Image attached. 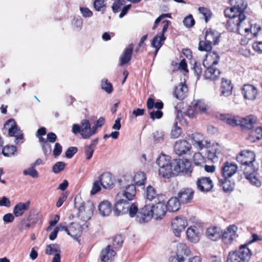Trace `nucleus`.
Listing matches in <instances>:
<instances>
[{
    "instance_id": "f257e3e1",
    "label": "nucleus",
    "mask_w": 262,
    "mask_h": 262,
    "mask_svg": "<svg viewBox=\"0 0 262 262\" xmlns=\"http://www.w3.org/2000/svg\"><path fill=\"white\" fill-rule=\"evenodd\" d=\"M230 8L224 11L225 15L229 17L227 21L226 28L231 32L239 31V28L243 25L246 16L245 11L247 4L245 0H229Z\"/></svg>"
},
{
    "instance_id": "f03ea898",
    "label": "nucleus",
    "mask_w": 262,
    "mask_h": 262,
    "mask_svg": "<svg viewBox=\"0 0 262 262\" xmlns=\"http://www.w3.org/2000/svg\"><path fill=\"white\" fill-rule=\"evenodd\" d=\"M116 200L114 209V213L116 215L128 213L130 217H135L138 211V206L136 204H130L127 200L123 198H118L117 196Z\"/></svg>"
},
{
    "instance_id": "7ed1b4c3",
    "label": "nucleus",
    "mask_w": 262,
    "mask_h": 262,
    "mask_svg": "<svg viewBox=\"0 0 262 262\" xmlns=\"http://www.w3.org/2000/svg\"><path fill=\"white\" fill-rule=\"evenodd\" d=\"M74 205L78 209V216L81 220L86 221L92 217L95 209L92 202H88L84 204L80 198L77 196L75 198Z\"/></svg>"
},
{
    "instance_id": "20e7f679",
    "label": "nucleus",
    "mask_w": 262,
    "mask_h": 262,
    "mask_svg": "<svg viewBox=\"0 0 262 262\" xmlns=\"http://www.w3.org/2000/svg\"><path fill=\"white\" fill-rule=\"evenodd\" d=\"M251 254L250 249L246 245H241L237 250L229 253L227 262H248Z\"/></svg>"
},
{
    "instance_id": "39448f33",
    "label": "nucleus",
    "mask_w": 262,
    "mask_h": 262,
    "mask_svg": "<svg viewBox=\"0 0 262 262\" xmlns=\"http://www.w3.org/2000/svg\"><path fill=\"white\" fill-rule=\"evenodd\" d=\"M150 208L153 218L156 220L162 219L167 211L165 196H159L158 201L156 202L155 204L150 205Z\"/></svg>"
},
{
    "instance_id": "423d86ee",
    "label": "nucleus",
    "mask_w": 262,
    "mask_h": 262,
    "mask_svg": "<svg viewBox=\"0 0 262 262\" xmlns=\"http://www.w3.org/2000/svg\"><path fill=\"white\" fill-rule=\"evenodd\" d=\"M242 168L244 170V174L246 179L252 185L257 187L261 186V182L256 176V171L258 168L254 165L253 162L243 165Z\"/></svg>"
},
{
    "instance_id": "0eeeda50",
    "label": "nucleus",
    "mask_w": 262,
    "mask_h": 262,
    "mask_svg": "<svg viewBox=\"0 0 262 262\" xmlns=\"http://www.w3.org/2000/svg\"><path fill=\"white\" fill-rule=\"evenodd\" d=\"M5 127L8 129L10 136L15 137L14 142L16 144H18L23 143V134L13 119L9 120L5 124Z\"/></svg>"
},
{
    "instance_id": "6e6552de",
    "label": "nucleus",
    "mask_w": 262,
    "mask_h": 262,
    "mask_svg": "<svg viewBox=\"0 0 262 262\" xmlns=\"http://www.w3.org/2000/svg\"><path fill=\"white\" fill-rule=\"evenodd\" d=\"M173 171L176 174L180 172L186 173H191L192 171L191 164L190 162L185 159H179L173 161Z\"/></svg>"
},
{
    "instance_id": "1a4fd4ad",
    "label": "nucleus",
    "mask_w": 262,
    "mask_h": 262,
    "mask_svg": "<svg viewBox=\"0 0 262 262\" xmlns=\"http://www.w3.org/2000/svg\"><path fill=\"white\" fill-rule=\"evenodd\" d=\"M150 208V205H146L139 210L138 209L136 214V220L140 224L149 222L152 217Z\"/></svg>"
},
{
    "instance_id": "9d476101",
    "label": "nucleus",
    "mask_w": 262,
    "mask_h": 262,
    "mask_svg": "<svg viewBox=\"0 0 262 262\" xmlns=\"http://www.w3.org/2000/svg\"><path fill=\"white\" fill-rule=\"evenodd\" d=\"M191 143L198 149L201 150L204 148H208L210 142L206 140L200 133H194L191 136Z\"/></svg>"
},
{
    "instance_id": "9b49d317",
    "label": "nucleus",
    "mask_w": 262,
    "mask_h": 262,
    "mask_svg": "<svg viewBox=\"0 0 262 262\" xmlns=\"http://www.w3.org/2000/svg\"><path fill=\"white\" fill-rule=\"evenodd\" d=\"M187 226V220L182 217L177 216L175 217L171 223L173 233L177 237L180 236L181 232Z\"/></svg>"
},
{
    "instance_id": "f8f14e48",
    "label": "nucleus",
    "mask_w": 262,
    "mask_h": 262,
    "mask_svg": "<svg viewBox=\"0 0 262 262\" xmlns=\"http://www.w3.org/2000/svg\"><path fill=\"white\" fill-rule=\"evenodd\" d=\"M136 194V189L134 185H128L124 187L117 194L118 198H124L126 200H133Z\"/></svg>"
},
{
    "instance_id": "ddd939ff",
    "label": "nucleus",
    "mask_w": 262,
    "mask_h": 262,
    "mask_svg": "<svg viewBox=\"0 0 262 262\" xmlns=\"http://www.w3.org/2000/svg\"><path fill=\"white\" fill-rule=\"evenodd\" d=\"M237 170V166L233 162H226L221 168L222 176L223 178H229L233 176Z\"/></svg>"
},
{
    "instance_id": "4468645a",
    "label": "nucleus",
    "mask_w": 262,
    "mask_h": 262,
    "mask_svg": "<svg viewBox=\"0 0 262 262\" xmlns=\"http://www.w3.org/2000/svg\"><path fill=\"white\" fill-rule=\"evenodd\" d=\"M255 159V155L254 152L250 150H244L241 151L236 157L237 161L242 165L253 163Z\"/></svg>"
},
{
    "instance_id": "2eb2a0df",
    "label": "nucleus",
    "mask_w": 262,
    "mask_h": 262,
    "mask_svg": "<svg viewBox=\"0 0 262 262\" xmlns=\"http://www.w3.org/2000/svg\"><path fill=\"white\" fill-rule=\"evenodd\" d=\"M237 228L235 225L229 226L226 230L222 233L223 241L226 244H230L237 237Z\"/></svg>"
},
{
    "instance_id": "dca6fc26",
    "label": "nucleus",
    "mask_w": 262,
    "mask_h": 262,
    "mask_svg": "<svg viewBox=\"0 0 262 262\" xmlns=\"http://www.w3.org/2000/svg\"><path fill=\"white\" fill-rule=\"evenodd\" d=\"M242 94L245 99L254 100L257 97L258 91L256 88L252 84H245L242 89Z\"/></svg>"
},
{
    "instance_id": "f3484780",
    "label": "nucleus",
    "mask_w": 262,
    "mask_h": 262,
    "mask_svg": "<svg viewBox=\"0 0 262 262\" xmlns=\"http://www.w3.org/2000/svg\"><path fill=\"white\" fill-rule=\"evenodd\" d=\"M176 153L179 156L186 154L191 149V144L186 140H178L174 145Z\"/></svg>"
},
{
    "instance_id": "a211bd4d",
    "label": "nucleus",
    "mask_w": 262,
    "mask_h": 262,
    "mask_svg": "<svg viewBox=\"0 0 262 262\" xmlns=\"http://www.w3.org/2000/svg\"><path fill=\"white\" fill-rule=\"evenodd\" d=\"M101 186L105 189L112 188L114 184V178L112 173L106 172L102 173L99 178Z\"/></svg>"
},
{
    "instance_id": "6ab92c4d",
    "label": "nucleus",
    "mask_w": 262,
    "mask_h": 262,
    "mask_svg": "<svg viewBox=\"0 0 262 262\" xmlns=\"http://www.w3.org/2000/svg\"><path fill=\"white\" fill-rule=\"evenodd\" d=\"M194 192L191 188H184L178 193V198L181 203H190L193 198Z\"/></svg>"
},
{
    "instance_id": "aec40b11",
    "label": "nucleus",
    "mask_w": 262,
    "mask_h": 262,
    "mask_svg": "<svg viewBox=\"0 0 262 262\" xmlns=\"http://www.w3.org/2000/svg\"><path fill=\"white\" fill-rule=\"evenodd\" d=\"M196 185L198 189L202 192L210 191L213 187L212 182L210 178L202 177L198 180Z\"/></svg>"
},
{
    "instance_id": "412c9836",
    "label": "nucleus",
    "mask_w": 262,
    "mask_h": 262,
    "mask_svg": "<svg viewBox=\"0 0 262 262\" xmlns=\"http://www.w3.org/2000/svg\"><path fill=\"white\" fill-rule=\"evenodd\" d=\"M116 254V252L112 248L111 246L107 245L102 250L100 258L102 261L107 262L110 260H112Z\"/></svg>"
},
{
    "instance_id": "4be33fe9",
    "label": "nucleus",
    "mask_w": 262,
    "mask_h": 262,
    "mask_svg": "<svg viewBox=\"0 0 262 262\" xmlns=\"http://www.w3.org/2000/svg\"><path fill=\"white\" fill-rule=\"evenodd\" d=\"M221 154V150L219 144L212 145L211 147L208 146L207 150V158L213 162H216L219 159V156Z\"/></svg>"
},
{
    "instance_id": "5701e85b",
    "label": "nucleus",
    "mask_w": 262,
    "mask_h": 262,
    "mask_svg": "<svg viewBox=\"0 0 262 262\" xmlns=\"http://www.w3.org/2000/svg\"><path fill=\"white\" fill-rule=\"evenodd\" d=\"M186 235L188 240L190 242L196 243L200 240V234L199 229L195 226L187 229Z\"/></svg>"
},
{
    "instance_id": "b1692460",
    "label": "nucleus",
    "mask_w": 262,
    "mask_h": 262,
    "mask_svg": "<svg viewBox=\"0 0 262 262\" xmlns=\"http://www.w3.org/2000/svg\"><path fill=\"white\" fill-rule=\"evenodd\" d=\"M82 228L80 224L72 223L69 226L68 235L74 239H78L82 234Z\"/></svg>"
},
{
    "instance_id": "393cba45",
    "label": "nucleus",
    "mask_w": 262,
    "mask_h": 262,
    "mask_svg": "<svg viewBox=\"0 0 262 262\" xmlns=\"http://www.w3.org/2000/svg\"><path fill=\"white\" fill-rule=\"evenodd\" d=\"M99 214L102 216H108L112 211L111 203L107 201L101 202L98 206Z\"/></svg>"
},
{
    "instance_id": "a878e982",
    "label": "nucleus",
    "mask_w": 262,
    "mask_h": 262,
    "mask_svg": "<svg viewBox=\"0 0 262 262\" xmlns=\"http://www.w3.org/2000/svg\"><path fill=\"white\" fill-rule=\"evenodd\" d=\"M232 89L231 81L223 78L221 85V95L225 97L230 96L232 94Z\"/></svg>"
},
{
    "instance_id": "bb28decb",
    "label": "nucleus",
    "mask_w": 262,
    "mask_h": 262,
    "mask_svg": "<svg viewBox=\"0 0 262 262\" xmlns=\"http://www.w3.org/2000/svg\"><path fill=\"white\" fill-rule=\"evenodd\" d=\"M30 202L27 201L26 203H19L16 204L13 209V214L16 217L23 215L24 212L29 208Z\"/></svg>"
},
{
    "instance_id": "cd10ccee",
    "label": "nucleus",
    "mask_w": 262,
    "mask_h": 262,
    "mask_svg": "<svg viewBox=\"0 0 262 262\" xmlns=\"http://www.w3.org/2000/svg\"><path fill=\"white\" fill-rule=\"evenodd\" d=\"M214 66H210L207 68L204 73L205 79L215 80L217 79L220 74V71L213 67Z\"/></svg>"
},
{
    "instance_id": "c85d7f7f",
    "label": "nucleus",
    "mask_w": 262,
    "mask_h": 262,
    "mask_svg": "<svg viewBox=\"0 0 262 262\" xmlns=\"http://www.w3.org/2000/svg\"><path fill=\"white\" fill-rule=\"evenodd\" d=\"M91 125L89 120L84 119L81 122V136L84 139L90 138L91 134Z\"/></svg>"
},
{
    "instance_id": "c756f323",
    "label": "nucleus",
    "mask_w": 262,
    "mask_h": 262,
    "mask_svg": "<svg viewBox=\"0 0 262 262\" xmlns=\"http://www.w3.org/2000/svg\"><path fill=\"white\" fill-rule=\"evenodd\" d=\"M187 92L188 89L186 85L181 83L176 88L174 94L177 99L183 100L186 97Z\"/></svg>"
},
{
    "instance_id": "7c9ffc66",
    "label": "nucleus",
    "mask_w": 262,
    "mask_h": 262,
    "mask_svg": "<svg viewBox=\"0 0 262 262\" xmlns=\"http://www.w3.org/2000/svg\"><path fill=\"white\" fill-rule=\"evenodd\" d=\"M206 236L210 239L216 241L221 237L220 228L212 227L207 228L206 232Z\"/></svg>"
},
{
    "instance_id": "2f4dec72",
    "label": "nucleus",
    "mask_w": 262,
    "mask_h": 262,
    "mask_svg": "<svg viewBox=\"0 0 262 262\" xmlns=\"http://www.w3.org/2000/svg\"><path fill=\"white\" fill-rule=\"evenodd\" d=\"M166 37L164 35H163L160 33H158L153 38L151 45V46L155 48V55L157 54L158 51L162 46L164 41L165 40Z\"/></svg>"
},
{
    "instance_id": "473e14b6",
    "label": "nucleus",
    "mask_w": 262,
    "mask_h": 262,
    "mask_svg": "<svg viewBox=\"0 0 262 262\" xmlns=\"http://www.w3.org/2000/svg\"><path fill=\"white\" fill-rule=\"evenodd\" d=\"M133 51V45L129 44L124 50V52L120 58V66H122L128 62L131 59Z\"/></svg>"
},
{
    "instance_id": "72a5a7b5",
    "label": "nucleus",
    "mask_w": 262,
    "mask_h": 262,
    "mask_svg": "<svg viewBox=\"0 0 262 262\" xmlns=\"http://www.w3.org/2000/svg\"><path fill=\"white\" fill-rule=\"evenodd\" d=\"M145 195L146 200L150 201H154L155 202H157L158 201V198H159V196L163 195L161 194H157L155 189L152 186L149 185L146 189Z\"/></svg>"
},
{
    "instance_id": "f704fd0d",
    "label": "nucleus",
    "mask_w": 262,
    "mask_h": 262,
    "mask_svg": "<svg viewBox=\"0 0 262 262\" xmlns=\"http://www.w3.org/2000/svg\"><path fill=\"white\" fill-rule=\"evenodd\" d=\"M180 204L178 197L171 198L167 203L166 210L171 212L176 211L179 209Z\"/></svg>"
},
{
    "instance_id": "c9c22d12",
    "label": "nucleus",
    "mask_w": 262,
    "mask_h": 262,
    "mask_svg": "<svg viewBox=\"0 0 262 262\" xmlns=\"http://www.w3.org/2000/svg\"><path fill=\"white\" fill-rule=\"evenodd\" d=\"M159 175L165 178H169L170 177L176 175L173 171V164L165 166L164 167L159 169Z\"/></svg>"
},
{
    "instance_id": "e433bc0d",
    "label": "nucleus",
    "mask_w": 262,
    "mask_h": 262,
    "mask_svg": "<svg viewBox=\"0 0 262 262\" xmlns=\"http://www.w3.org/2000/svg\"><path fill=\"white\" fill-rule=\"evenodd\" d=\"M205 40L209 42L211 44L217 45L219 42V36L218 33L212 30L206 31L205 36Z\"/></svg>"
},
{
    "instance_id": "4c0bfd02",
    "label": "nucleus",
    "mask_w": 262,
    "mask_h": 262,
    "mask_svg": "<svg viewBox=\"0 0 262 262\" xmlns=\"http://www.w3.org/2000/svg\"><path fill=\"white\" fill-rule=\"evenodd\" d=\"M228 179L223 177L219 178V185L223 187L225 192H231L234 188V184L228 180Z\"/></svg>"
},
{
    "instance_id": "58836bf2",
    "label": "nucleus",
    "mask_w": 262,
    "mask_h": 262,
    "mask_svg": "<svg viewBox=\"0 0 262 262\" xmlns=\"http://www.w3.org/2000/svg\"><path fill=\"white\" fill-rule=\"evenodd\" d=\"M157 163L159 168L164 167L173 164V162L170 160V157L169 156L161 154L157 159Z\"/></svg>"
},
{
    "instance_id": "ea45409f",
    "label": "nucleus",
    "mask_w": 262,
    "mask_h": 262,
    "mask_svg": "<svg viewBox=\"0 0 262 262\" xmlns=\"http://www.w3.org/2000/svg\"><path fill=\"white\" fill-rule=\"evenodd\" d=\"M221 118L230 125H239L240 121L239 117H232L229 115H222L221 116Z\"/></svg>"
},
{
    "instance_id": "a19ab883",
    "label": "nucleus",
    "mask_w": 262,
    "mask_h": 262,
    "mask_svg": "<svg viewBox=\"0 0 262 262\" xmlns=\"http://www.w3.org/2000/svg\"><path fill=\"white\" fill-rule=\"evenodd\" d=\"M256 119L253 116H248L243 118L239 117V125L250 128L252 127L253 124L256 122Z\"/></svg>"
},
{
    "instance_id": "79ce46f5",
    "label": "nucleus",
    "mask_w": 262,
    "mask_h": 262,
    "mask_svg": "<svg viewBox=\"0 0 262 262\" xmlns=\"http://www.w3.org/2000/svg\"><path fill=\"white\" fill-rule=\"evenodd\" d=\"M133 180L135 185L137 186L143 185L146 180L145 175L144 172L139 171L134 175Z\"/></svg>"
},
{
    "instance_id": "37998d69",
    "label": "nucleus",
    "mask_w": 262,
    "mask_h": 262,
    "mask_svg": "<svg viewBox=\"0 0 262 262\" xmlns=\"http://www.w3.org/2000/svg\"><path fill=\"white\" fill-rule=\"evenodd\" d=\"M45 253L48 255H55L56 253H61L60 248L58 244H50L47 246Z\"/></svg>"
},
{
    "instance_id": "c03bdc74",
    "label": "nucleus",
    "mask_w": 262,
    "mask_h": 262,
    "mask_svg": "<svg viewBox=\"0 0 262 262\" xmlns=\"http://www.w3.org/2000/svg\"><path fill=\"white\" fill-rule=\"evenodd\" d=\"M220 58V56L216 52L210 51L206 55V61H209L212 66H215L218 63Z\"/></svg>"
},
{
    "instance_id": "a18cd8bd",
    "label": "nucleus",
    "mask_w": 262,
    "mask_h": 262,
    "mask_svg": "<svg viewBox=\"0 0 262 262\" xmlns=\"http://www.w3.org/2000/svg\"><path fill=\"white\" fill-rule=\"evenodd\" d=\"M177 254L178 255H185L187 256L190 250L188 248L187 245L183 243H179L177 245Z\"/></svg>"
},
{
    "instance_id": "49530a36",
    "label": "nucleus",
    "mask_w": 262,
    "mask_h": 262,
    "mask_svg": "<svg viewBox=\"0 0 262 262\" xmlns=\"http://www.w3.org/2000/svg\"><path fill=\"white\" fill-rule=\"evenodd\" d=\"M16 151V147L13 145L6 146L2 149V154L5 157H11Z\"/></svg>"
},
{
    "instance_id": "de8ad7c7",
    "label": "nucleus",
    "mask_w": 262,
    "mask_h": 262,
    "mask_svg": "<svg viewBox=\"0 0 262 262\" xmlns=\"http://www.w3.org/2000/svg\"><path fill=\"white\" fill-rule=\"evenodd\" d=\"M212 44L206 40L200 41L199 44L198 49L201 51L210 52L212 50Z\"/></svg>"
},
{
    "instance_id": "09e8293b",
    "label": "nucleus",
    "mask_w": 262,
    "mask_h": 262,
    "mask_svg": "<svg viewBox=\"0 0 262 262\" xmlns=\"http://www.w3.org/2000/svg\"><path fill=\"white\" fill-rule=\"evenodd\" d=\"M195 112L196 113L199 112H205L206 110V105L201 100H197L193 106Z\"/></svg>"
},
{
    "instance_id": "8fccbe9b",
    "label": "nucleus",
    "mask_w": 262,
    "mask_h": 262,
    "mask_svg": "<svg viewBox=\"0 0 262 262\" xmlns=\"http://www.w3.org/2000/svg\"><path fill=\"white\" fill-rule=\"evenodd\" d=\"M101 88L108 94H111L113 90L112 84L108 82L107 79H104L101 81Z\"/></svg>"
},
{
    "instance_id": "3c124183",
    "label": "nucleus",
    "mask_w": 262,
    "mask_h": 262,
    "mask_svg": "<svg viewBox=\"0 0 262 262\" xmlns=\"http://www.w3.org/2000/svg\"><path fill=\"white\" fill-rule=\"evenodd\" d=\"M199 11L200 13L203 15L205 21L207 22L211 17L210 10L205 7H200Z\"/></svg>"
},
{
    "instance_id": "603ef678",
    "label": "nucleus",
    "mask_w": 262,
    "mask_h": 262,
    "mask_svg": "<svg viewBox=\"0 0 262 262\" xmlns=\"http://www.w3.org/2000/svg\"><path fill=\"white\" fill-rule=\"evenodd\" d=\"M193 160L196 165H201L205 162V158L200 152L195 153L193 157Z\"/></svg>"
},
{
    "instance_id": "864d4df0",
    "label": "nucleus",
    "mask_w": 262,
    "mask_h": 262,
    "mask_svg": "<svg viewBox=\"0 0 262 262\" xmlns=\"http://www.w3.org/2000/svg\"><path fill=\"white\" fill-rule=\"evenodd\" d=\"M66 166V164L63 162H57L53 166L52 171L55 173H58L63 170Z\"/></svg>"
},
{
    "instance_id": "5fc2aeb1",
    "label": "nucleus",
    "mask_w": 262,
    "mask_h": 262,
    "mask_svg": "<svg viewBox=\"0 0 262 262\" xmlns=\"http://www.w3.org/2000/svg\"><path fill=\"white\" fill-rule=\"evenodd\" d=\"M164 133L162 130H157L153 133L154 141L157 142H162L164 141Z\"/></svg>"
},
{
    "instance_id": "6e6d98bb",
    "label": "nucleus",
    "mask_w": 262,
    "mask_h": 262,
    "mask_svg": "<svg viewBox=\"0 0 262 262\" xmlns=\"http://www.w3.org/2000/svg\"><path fill=\"white\" fill-rule=\"evenodd\" d=\"M23 174L25 176H30L32 178H37L38 177V173L37 170L34 168V167L32 166L23 171Z\"/></svg>"
},
{
    "instance_id": "4d7b16f0",
    "label": "nucleus",
    "mask_w": 262,
    "mask_h": 262,
    "mask_svg": "<svg viewBox=\"0 0 262 262\" xmlns=\"http://www.w3.org/2000/svg\"><path fill=\"white\" fill-rule=\"evenodd\" d=\"M125 1L124 0H117L113 3L112 8L114 13L118 12L121 8L125 4Z\"/></svg>"
},
{
    "instance_id": "13d9d810",
    "label": "nucleus",
    "mask_w": 262,
    "mask_h": 262,
    "mask_svg": "<svg viewBox=\"0 0 262 262\" xmlns=\"http://www.w3.org/2000/svg\"><path fill=\"white\" fill-rule=\"evenodd\" d=\"M174 126L171 129V137L173 138H178L182 133L181 127L177 126V122L174 123Z\"/></svg>"
},
{
    "instance_id": "bf43d9fd",
    "label": "nucleus",
    "mask_w": 262,
    "mask_h": 262,
    "mask_svg": "<svg viewBox=\"0 0 262 262\" xmlns=\"http://www.w3.org/2000/svg\"><path fill=\"white\" fill-rule=\"evenodd\" d=\"M104 0H95L93 3L94 8L97 11H101L105 7Z\"/></svg>"
},
{
    "instance_id": "052dcab7",
    "label": "nucleus",
    "mask_w": 262,
    "mask_h": 262,
    "mask_svg": "<svg viewBox=\"0 0 262 262\" xmlns=\"http://www.w3.org/2000/svg\"><path fill=\"white\" fill-rule=\"evenodd\" d=\"M79 10L81 15L84 18H89L93 16V12L87 7H80Z\"/></svg>"
},
{
    "instance_id": "680f3d73",
    "label": "nucleus",
    "mask_w": 262,
    "mask_h": 262,
    "mask_svg": "<svg viewBox=\"0 0 262 262\" xmlns=\"http://www.w3.org/2000/svg\"><path fill=\"white\" fill-rule=\"evenodd\" d=\"M101 182L99 180L95 181L93 184L92 188L91 190V194L94 195L101 190Z\"/></svg>"
},
{
    "instance_id": "e2e57ef3",
    "label": "nucleus",
    "mask_w": 262,
    "mask_h": 262,
    "mask_svg": "<svg viewBox=\"0 0 262 262\" xmlns=\"http://www.w3.org/2000/svg\"><path fill=\"white\" fill-rule=\"evenodd\" d=\"M83 20L80 17H75L72 21V25L77 30H80L82 28Z\"/></svg>"
},
{
    "instance_id": "0e129e2a",
    "label": "nucleus",
    "mask_w": 262,
    "mask_h": 262,
    "mask_svg": "<svg viewBox=\"0 0 262 262\" xmlns=\"http://www.w3.org/2000/svg\"><path fill=\"white\" fill-rule=\"evenodd\" d=\"M194 20L191 15L187 16L183 20L184 25L187 28L192 27L194 25Z\"/></svg>"
},
{
    "instance_id": "69168bd1",
    "label": "nucleus",
    "mask_w": 262,
    "mask_h": 262,
    "mask_svg": "<svg viewBox=\"0 0 262 262\" xmlns=\"http://www.w3.org/2000/svg\"><path fill=\"white\" fill-rule=\"evenodd\" d=\"M123 243L122 236L120 235H116L113 239V246L115 249L119 248Z\"/></svg>"
},
{
    "instance_id": "338daca9",
    "label": "nucleus",
    "mask_w": 262,
    "mask_h": 262,
    "mask_svg": "<svg viewBox=\"0 0 262 262\" xmlns=\"http://www.w3.org/2000/svg\"><path fill=\"white\" fill-rule=\"evenodd\" d=\"M193 70L194 71L195 74L197 76V79H199L200 77V76L202 73V68L201 64L200 63L195 62L193 66Z\"/></svg>"
},
{
    "instance_id": "774afa93",
    "label": "nucleus",
    "mask_w": 262,
    "mask_h": 262,
    "mask_svg": "<svg viewBox=\"0 0 262 262\" xmlns=\"http://www.w3.org/2000/svg\"><path fill=\"white\" fill-rule=\"evenodd\" d=\"M77 152V148L75 147H70L68 148L66 152V157L70 159Z\"/></svg>"
}]
</instances>
